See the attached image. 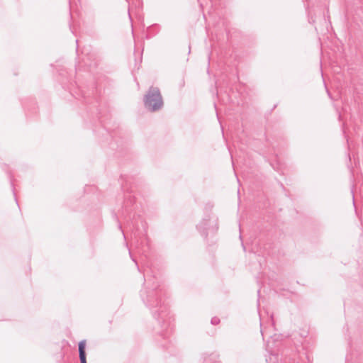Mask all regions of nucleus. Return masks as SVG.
<instances>
[{
	"mask_svg": "<svg viewBox=\"0 0 363 363\" xmlns=\"http://www.w3.org/2000/svg\"><path fill=\"white\" fill-rule=\"evenodd\" d=\"M145 106L151 111L160 108L163 105L161 94L156 88H151L145 98Z\"/></svg>",
	"mask_w": 363,
	"mask_h": 363,
	"instance_id": "obj_1",
	"label": "nucleus"
},
{
	"mask_svg": "<svg viewBox=\"0 0 363 363\" xmlns=\"http://www.w3.org/2000/svg\"><path fill=\"white\" fill-rule=\"evenodd\" d=\"M85 341H81L79 343V358L81 363H86V356H85Z\"/></svg>",
	"mask_w": 363,
	"mask_h": 363,
	"instance_id": "obj_2",
	"label": "nucleus"
}]
</instances>
